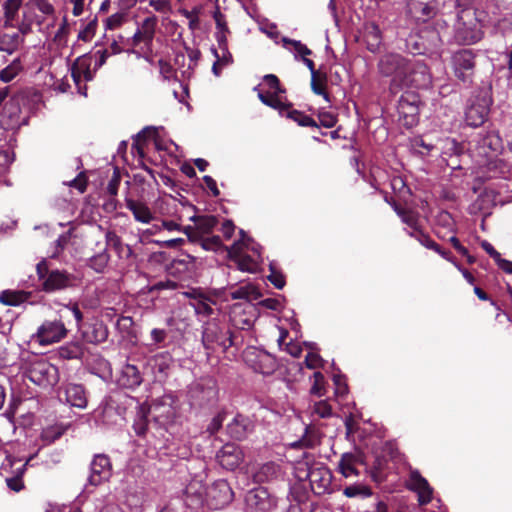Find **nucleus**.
<instances>
[{
  "instance_id": "nucleus-1",
  "label": "nucleus",
  "mask_w": 512,
  "mask_h": 512,
  "mask_svg": "<svg viewBox=\"0 0 512 512\" xmlns=\"http://www.w3.org/2000/svg\"><path fill=\"white\" fill-rule=\"evenodd\" d=\"M382 76L390 77L392 92L403 88H426L431 83L428 67L423 62H412L397 53H387L378 62Z\"/></svg>"
},
{
  "instance_id": "nucleus-2",
  "label": "nucleus",
  "mask_w": 512,
  "mask_h": 512,
  "mask_svg": "<svg viewBox=\"0 0 512 512\" xmlns=\"http://www.w3.org/2000/svg\"><path fill=\"white\" fill-rule=\"evenodd\" d=\"M187 493L196 495L200 504L211 509H220L233 500V491L224 479L215 481L211 486L205 487L198 482H192L187 487Z\"/></svg>"
},
{
  "instance_id": "nucleus-3",
  "label": "nucleus",
  "mask_w": 512,
  "mask_h": 512,
  "mask_svg": "<svg viewBox=\"0 0 512 512\" xmlns=\"http://www.w3.org/2000/svg\"><path fill=\"white\" fill-rule=\"evenodd\" d=\"M483 37L481 24L472 9L460 11L454 24L453 39L460 45H472Z\"/></svg>"
},
{
  "instance_id": "nucleus-4",
  "label": "nucleus",
  "mask_w": 512,
  "mask_h": 512,
  "mask_svg": "<svg viewBox=\"0 0 512 512\" xmlns=\"http://www.w3.org/2000/svg\"><path fill=\"white\" fill-rule=\"evenodd\" d=\"M202 344L206 350L207 356L221 350L225 352L233 345L231 332L225 327L220 326L215 320L208 321L203 326Z\"/></svg>"
},
{
  "instance_id": "nucleus-5",
  "label": "nucleus",
  "mask_w": 512,
  "mask_h": 512,
  "mask_svg": "<svg viewBox=\"0 0 512 512\" xmlns=\"http://www.w3.org/2000/svg\"><path fill=\"white\" fill-rule=\"evenodd\" d=\"M187 397L192 407H204L213 404L218 399L216 380L202 377L188 386Z\"/></svg>"
},
{
  "instance_id": "nucleus-6",
  "label": "nucleus",
  "mask_w": 512,
  "mask_h": 512,
  "mask_svg": "<svg viewBox=\"0 0 512 512\" xmlns=\"http://www.w3.org/2000/svg\"><path fill=\"white\" fill-rule=\"evenodd\" d=\"M37 274L42 280V288L45 292H54L75 286L79 278L64 270L53 269L48 270L45 261L37 264Z\"/></svg>"
},
{
  "instance_id": "nucleus-7",
  "label": "nucleus",
  "mask_w": 512,
  "mask_h": 512,
  "mask_svg": "<svg viewBox=\"0 0 512 512\" xmlns=\"http://www.w3.org/2000/svg\"><path fill=\"white\" fill-rule=\"evenodd\" d=\"M476 54L472 49H460L451 55L450 65L454 76L464 84H471L475 74Z\"/></svg>"
},
{
  "instance_id": "nucleus-8",
  "label": "nucleus",
  "mask_w": 512,
  "mask_h": 512,
  "mask_svg": "<svg viewBox=\"0 0 512 512\" xmlns=\"http://www.w3.org/2000/svg\"><path fill=\"white\" fill-rule=\"evenodd\" d=\"M148 416L160 426H167L176 416V397L171 393L164 394L152 400Z\"/></svg>"
},
{
  "instance_id": "nucleus-9",
  "label": "nucleus",
  "mask_w": 512,
  "mask_h": 512,
  "mask_svg": "<svg viewBox=\"0 0 512 512\" xmlns=\"http://www.w3.org/2000/svg\"><path fill=\"white\" fill-rule=\"evenodd\" d=\"M27 375L33 383L43 388L53 387L59 381L58 368L44 358L32 362Z\"/></svg>"
},
{
  "instance_id": "nucleus-10",
  "label": "nucleus",
  "mask_w": 512,
  "mask_h": 512,
  "mask_svg": "<svg viewBox=\"0 0 512 512\" xmlns=\"http://www.w3.org/2000/svg\"><path fill=\"white\" fill-rule=\"evenodd\" d=\"M245 363L255 372L270 375L277 368L276 358L270 353L256 347H248L243 352Z\"/></svg>"
},
{
  "instance_id": "nucleus-11",
  "label": "nucleus",
  "mask_w": 512,
  "mask_h": 512,
  "mask_svg": "<svg viewBox=\"0 0 512 512\" xmlns=\"http://www.w3.org/2000/svg\"><path fill=\"white\" fill-rule=\"evenodd\" d=\"M68 334V329L61 320H45L32 335V339L40 345H51L60 342Z\"/></svg>"
},
{
  "instance_id": "nucleus-12",
  "label": "nucleus",
  "mask_w": 512,
  "mask_h": 512,
  "mask_svg": "<svg viewBox=\"0 0 512 512\" xmlns=\"http://www.w3.org/2000/svg\"><path fill=\"white\" fill-rule=\"evenodd\" d=\"M306 478L310 482L312 491L321 495L330 491L332 483V473L330 469L322 463H314L308 467Z\"/></svg>"
},
{
  "instance_id": "nucleus-13",
  "label": "nucleus",
  "mask_w": 512,
  "mask_h": 512,
  "mask_svg": "<svg viewBox=\"0 0 512 512\" xmlns=\"http://www.w3.org/2000/svg\"><path fill=\"white\" fill-rule=\"evenodd\" d=\"M240 233L242 238L231 245L228 249V255L236 261L239 270L250 273L255 272L258 267V261L250 256L243 255L244 249L249 248L251 240L245 237L243 230Z\"/></svg>"
},
{
  "instance_id": "nucleus-14",
  "label": "nucleus",
  "mask_w": 512,
  "mask_h": 512,
  "mask_svg": "<svg viewBox=\"0 0 512 512\" xmlns=\"http://www.w3.org/2000/svg\"><path fill=\"white\" fill-rule=\"evenodd\" d=\"M247 506L257 512H270L277 506V500L264 487L250 490L245 496Z\"/></svg>"
},
{
  "instance_id": "nucleus-15",
  "label": "nucleus",
  "mask_w": 512,
  "mask_h": 512,
  "mask_svg": "<svg viewBox=\"0 0 512 512\" xmlns=\"http://www.w3.org/2000/svg\"><path fill=\"white\" fill-rule=\"evenodd\" d=\"M472 143H475V150L478 155L484 158L497 156V153L502 149V140L495 132L479 134L470 142V144Z\"/></svg>"
},
{
  "instance_id": "nucleus-16",
  "label": "nucleus",
  "mask_w": 512,
  "mask_h": 512,
  "mask_svg": "<svg viewBox=\"0 0 512 512\" xmlns=\"http://www.w3.org/2000/svg\"><path fill=\"white\" fill-rule=\"evenodd\" d=\"M111 471L112 465L109 457L105 454L95 455L90 464L88 483L92 486L100 485L110 478Z\"/></svg>"
},
{
  "instance_id": "nucleus-17",
  "label": "nucleus",
  "mask_w": 512,
  "mask_h": 512,
  "mask_svg": "<svg viewBox=\"0 0 512 512\" xmlns=\"http://www.w3.org/2000/svg\"><path fill=\"white\" fill-rule=\"evenodd\" d=\"M397 109L399 115L407 120V124L413 125L417 122L419 114V97L410 92L403 94L398 101Z\"/></svg>"
},
{
  "instance_id": "nucleus-18",
  "label": "nucleus",
  "mask_w": 512,
  "mask_h": 512,
  "mask_svg": "<svg viewBox=\"0 0 512 512\" xmlns=\"http://www.w3.org/2000/svg\"><path fill=\"white\" fill-rule=\"evenodd\" d=\"M218 463L227 470L236 469L243 460L241 449L235 444H225L216 454Z\"/></svg>"
},
{
  "instance_id": "nucleus-19",
  "label": "nucleus",
  "mask_w": 512,
  "mask_h": 512,
  "mask_svg": "<svg viewBox=\"0 0 512 512\" xmlns=\"http://www.w3.org/2000/svg\"><path fill=\"white\" fill-rule=\"evenodd\" d=\"M407 487L416 492L420 504H427L432 498V488L425 478H423L417 470L410 472L407 480Z\"/></svg>"
},
{
  "instance_id": "nucleus-20",
  "label": "nucleus",
  "mask_w": 512,
  "mask_h": 512,
  "mask_svg": "<svg viewBox=\"0 0 512 512\" xmlns=\"http://www.w3.org/2000/svg\"><path fill=\"white\" fill-rule=\"evenodd\" d=\"M62 393L66 403L73 407L84 409L87 406L85 389L80 384L68 383L61 388L59 398L62 400Z\"/></svg>"
},
{
  "instance_id": "nucleus-21",
  "label": "nucleus",
  "mask_w": 512,
  "mask_h": 512,
  "mask_svg": "<svg viewBox=\"0 0 512 512\" xmlns=\"http://www.w3.org/2000/svg\"><path fill=\"white\" fill-rule=\"evenodd\" d=\"M82 338L87 343L100 344L107 340L109 331L101 320H94L81 330Z\"/></svg>"
},
{
  "instance_id": "nucleus-22",
  "label": "nucleus",
  "mask_w": 512,
  "mask_h": 512,
  "mask_svg": "<svg viewBox=\"0 0 512 512\" xmlns=\"http://www.w3.org/2000/svg\"><path fill=\"white\" fill-rule=\"evenodd\" d=\"M92 57L83 55L78 57L71 67V76L77 86L82 80L91 81L94 78L95 70H91Z\"/></svg>"
},
{
  "instance_id": "nucleus-23",
  "label": "nucleus",
  "mask_w": 512,
  "mask_h": 512,
  "mask_svg": "<svg viewBox=\"0 0 512 512\" xmlns=\"http://www.w3.org/2000/svg\"><path fill=\"white\" fill-rule=\"evenodd\" d=\"M434 10V0H408V14L417 21L430 18Z\"/></svg>"
},
{
  "instance_id": "nucleus-24",
  "label": "nucleus",
  "mask_w": 512,
  "mask_h": 512,
  "mask_svg": "<svg viewBox=\"0 0 512 512\" xmlns=\"http://www.w3.org/2000/svg\"><path fill=\"white\" fill-rule=\"evenodd\" d=\"M143 378L139 369L133 364H126L122 367L118 384L121 387L134 389L142 383Z\"/></svg>"
},
{
  "instance_id": "nucleus-25",
  "label": "nucleus",
  "mask_w": 512,
  "mask_h": 512,
  "mask_svg": "<svg viewBox=\"0 0 512 512\" xmlns=\"http://www.w3.org/2000/svg\"><path fill=\"white\" fill-rule=\"evenodd\" d=\"M24 42L23 32L0 33V52L12 55L23 46Z\"/></svg>"
},
{
  "instance_id": "nucleus-26",
  "label": "nucleus",
  "mask_w": 512,
  "mask_h": 512,
  "mask_svg": "<svg viewBox=\"0 0 512 512\" xmlns=\"http://www.w3.org/2000/svg\"><path fill=\"white\" fill-rule=\"evenodd\" d=\"M281 476V466L275 462H267L258 468L253 475V479L256 483H264L276 480Z\"/></svg>"
},
{
  "instance_id": "nucleus-27",
  "label": "nucleus",
  "mask_w": 512,
  "mask_h": 512,
  "mask_svg": "<svg viewBox=\"0 0 512 512\" xmlns=\"http://www.w3.org/2000/svg\"><path fill=\"white\" fill-rule=\"evenodd\" d=\"M125 203L127 209L132 212L136 221L148 224L154 219L153 213L145 203L130 198H127Z\"/></svg>"
},
{
  "instance_id": "nucleus-28",
  "label": "nucleus",
  "mask_w": 512,
  "mask_h": 512,
  "mask_svg": "<svg viewBox=\"0 0 512 512\" xmlns=\"http://www.w3.org/2000/svg\"><path fill=\"white\" fill-rule=\"evenodd\" d=\"M227 428L231 437L241 440L245 438L251 430V421L247 417L238 414L234 417L232 422L228 424Z\"/></svg>"
},
{
  "instance_id": "nucleus-29",
  "label": "nucleus",
  "mask_w": 512,
  "mask_h": 512,
  "mask_svg": "<svg viewBox=\"0 0 512 512\" xmlns=\"http://www.w3.org/2000/svg\"><path fill=\"white\" fill-rule=\"evenodd\" d=\"M485 167L490 177H505L511 172L510 164L497 156L486 158Z\"/></svg>"
},
{
  "instance_id": "nucleus-30",
  "label": "nucleus",
  "mask_w": 512,
  "mask_h": 512,
  "mask_svg": "<svg viewBox=\"0 0 512 512\" xmlns=\"http://www.w3.org/2000/svg\"><path fill=\"white\" fill-rule=\"evenodd\" d=\"M188 297L193 298L195 301L192 303L196 314L203 316H210L213 313L212 301L204 297L201 293L196 290L185 293Z\"/></svg>"
},
{
  "instance_id": "nucleus-31",
  "label": "nucleus",
  "mask_w": 512,
  "mask_h": 512,
  "mask_svg": "<svg viewBox=\"0 0 512 512\" xmlns=\"http://www.w3.org/2000/svg\"><path fill=\"white\" fill-rule=\"evenodd\" d=\"M211 51L216 58L212 66V72L214 75L219 76L222 69L233 62L232 54L230 53L228 47L218 49L212 48Z\"/></svg>"
},
{
  "instance_id": "nucleus-32",
  "label": "nucleus",
  "mask_w": 512,
  "mask_h": 512,
  "mask_svg": "<svg viewBox=\"0 0 512 512\" xmlns=\"http://www.w3.org/2000/svg\"><path fill=\"white\" fill-rule=\"evenodd\" d=\"M488 115V109L484 106L473 104L466 110V122L471 127L482 125Z\"/></svg>"
},
{
  "instance_id": "nucleus-33",
  "label": "nucleus",
  "mask_w": 512,
  "mask_h": 512,
  "mask_svg": "<svg viewBox=\"0 0 512 512\" xmlns=\"http://www.w3.org/2000/svg\"><path fill=\"white\" fill-rule=\"evenodd\" d=\"M358 463V458L351 454V453H345L342 455L339 464L338 469L339 472L345 477L349 478L352 476H358L359 472L356 468V465Z\"/></svg>"
},
{
  "instance_id": "nucleus-34",
  "label": "nucleus",
  "mask_w": 512,
  "mask_h": 512,
  "mask_svg": "<svg viewBox=\"0 0 512 512\" xmlns=\"http://www.w3.org/2000/svg\"><path fill=\"white\" fill-rule=\"evenodd\" d=\"M31 293L19 290H4L0 293V302L7 306H18L27 301Z\"/></svg>"
},
{
  "instance_id": "nucleus-35",
  "label": "nucleus",
  "mask_w": 512,
  "mask_h": 512,
  "mask_svg": "<svg viewBox=\"0 0 512 512\" xmlns=\"http://www.w3.org/2000/svg\"><path fill=\"white\" fill-rule=\"evenodd\" d=\"M172 358L169 353H159L151 358L153 372L159 377H166L170 369Z\"/></svg>"
},
{
  "instance_id": "nucleus-36",
  "label": "nucleus",
  "mask_w": 512,
  "mask_h": 512,
  "mask_svg": "<svg viewBox=\"0 0 512 512\" xmlns=\"http://www.w3.org/2000/svg\"><path fill=\"white\" fill-rule=\"evenodd\" d=\"M229 294L232 299H245L249 301L257 300L260 296L256 287L251 283H245L238 287H233Z\"/></svg>"
},
{
  "instance_id": "nucleus-37",
  "label": "nucleus",
  "mask_w": 512,
  "mask_h": 512,
  "mask_svg": "<svg viewBox=\"0 0 512 512\" xmlns=\"http://www.w3.org/2000/svg\"><path fill=\"white\" fill-rule=\"evenodd\" d=\"M190 220L196 223V230L200 237L211 233L218 223L217 218L212 215L192 216Z\"/></svg>"
},
{
  "instance_id": "nucleus-38",
  "label": "nucleus",
  "mask_w": 512,
  "mask_h": 512,
  "mask_svg": "<svg viewBox=\"0 0 512 512\" xmlns=\"http://www.w3.org/2000/svg\"><path fill=\"white\" fill-rule=\"evenodd\" d=\"M157 22L158 20L156 16H150L145 18L139 27V30L142 32V36H144V45L149 51L151 50Z\"/></svg>"
},
{
  "instance_id": "nucleus-39",
  "label": "nucleus",
  "mask_w": 512,
  "mask_h": 512,
  "mask_svg": "<svg viewBox=\"0 0 512 512\" xmlns=\"http://www.w3.org/2000/svg\"><path fill=\"white\" fill-rule=\"evenodd\" d=\"M258 98L263 104L278 110L280 114H284L288 108V104L282 100L280 94H276L271 91L266 93L260 91L258 93Z\"/></svg>"
},
{
  "instance_id": "nucleus-40",
  "label": "nucleus",
  "mask_w": 512,
  "mask_h": 512,
  "mask_svg": "<svg viewBox=\"0 0 512 512\" xmlns=\"http://www.w3.org/2000/svg\"><path fill=\"white\" fill-rule=\"evenodd\" d=\"M23 71V64L20 57L15 58L5 68L0 70V81L9 83Z\"/></svg>"
},
{
  "instance_id": "nucleus-41",
  "label": "nucleus",
  "mask_w": 512,
  "mask_h": 512,
  "mask_svg": "<svg viewBox=\"0 0 512 512\" xmlns=\"http://www.w3.org/2000/svg\"><path fill=\"white\" fill-rule=\"evenodd\" d=\"M156 130L151 127H146L137 134L131 149L136 151L140 156L144 155V143L148 139H154L156 136Z\"/></svg>"
},
{
  "instance_id": "nucleus-42",
  "label": "nucleus",
  "mask_w": 512,
  "mask_h": 512,
  "mask_svg": "<svg viewBox=\"0 0 512 512\" xmlns=\"http://www.w3.org/2000/svg\"><path fill=\"white\" fill-rule=\"evenodd\" d=\"M21 7V0H6L3 4L4 9V26L12 27L18 11Z\"/></svg>"
},
{
  "instance_id": "nucleus-43",
  "label": "nucleus",
  "mask_w": 512,
  "mask_h": 512,
  "mask_svg": "<svg viewBox=\"0 0 512 512\" xmlns=\"http://www.w3.org/2000/svg\"><path fill=\"white\" fill-rule=\"evenodd\" d=\"M245 310L242 305L237 304L234 305L230 312V320L234 326L240 329H248L252 325V320L250 318H238L241 313H244Z\"/></svg>"
},
{
  "instance_id": "nucleus-44",
  "label": "nucleus",
  "mask_w": 512,
  "mask_h": 512,
  "mask_svg": "<svg viewBox=\"0 0 512 512\" xmlns=\"http://www.w3.org/2000/svg\"><path fill=\"white\" fill-rule=\"evenodd\" d=\"M110 260V256L107 253L106 249L99 252L98 254L92 256L89 259V267L92 268L97 273L104 272Z\"/></svg>"
},
{
  "instance_id": "nucleus-45",
  "label": "nucleus",
  "mask_w": 512,
  "mask_h": 512,
  "mask_svg": "<svg viewBox=\"0 0 512 512\" xmlns=\"http://www.w3.org/2000/svg\"><path fill=\"white\" fill-rule=\"evenodd\" d=\"M343 494L349 498H366L372 495L371 489L363 484H353L344 488Z\"/></svg>"
},
{
  "instance_id": "nucleus-46",
  "label": "nucleus",
  "mask_w": 512,
  "mask_h": 512,
  "mask_svg": "<svg viewBox=\"0 0 512 512\" xmlns=\"http://www.w3.org/2000/svg\"><path fill=\"white\" fill-rule=\"evenodd\" d=\"M288 118L297 122L300 126L303 127H317V124L313 118L310 116L298 111V110H289V107L285 111Z\"/></svg>"
},
{
  "instance_id": "nucleus-47",
  "label": "nucleus",
  "mask_w": 512,
  "mask_h": 512,
  "mask_svg": "<svg viewBox=\"0 0 512 512\" xmlns=\"http://www.w3.org/2000/svg\"><path fill=\"white\" fill-rule=\"evenodd\" d=\"M326 81L327 76L325 73L313 75V77H311V89L315 94L321 95L325 100L329 101L328 94L325 92Z\"/></svg>"
},
{
  "instance_id": "nucleus-48",
  "label": "nucleus",
  "mask_w": 512,
  "mask_h": 512,
  "mask_svg": "<svg viewBox=\"0 0 512 512\" xmlns=\"http://www.w3.org/2000/svg\"><path fill=\"white\" fill-rule=\"evenodd\" d=\"M106 244L115 249L118 254H121L124 249L127 250L128 254L131 253V249L129 246L124 245L121 241V238L113 231H108L105 235Z\"/></svg>"
},
{
  "instance_id": "nucleus-49",
  "label": "nucleus",
  "mask_w": 512,
  "mask_h": 512,
  "mask_svg": "<svg viewBox=\"0 0 512 512\" xmlns=\"http://www.w3.org/2000/svg\"><path fill=\"white\" fill-rule=\"evenodd\" d=\"M311 415L319 418H328L332 416V407L327 400L315 402L311 407Z\"/></svg>"
},
{
  "instance_id": "nucleus-50",
  "label": "nucleus",
  "mask_w": 512,
  "mask_h": 512,
  "mask_svg": "<svg viewBox=\"0 0 512 512\" xmlns=\"http://www.w3.org/2000/svg\"><path fill=\"white\" fill-rule=\"evenodd\" d=\"M282 42L284 47L288 48L289 45L293 47V52L296 55H300L301 57L308 56L312 54V51L304 45L301 41L293 40L287 37L282 38Z\"/></svg>"
},
{
  "instance_id": "nucleus-51",
  "label": "nucleus",
  "mask_w": 512,
  "mask_h": 512,
  "mask_svg": "<svg viewBox=\"0 0 512 512\" xmlns=\"http://www.w3.org/2000/svg\"><path fill=\"white\" fill-rule=\"evenodd\" d=\"M97 28V18L94 17L93 19H90L85 26L79 31L78 33V39L88 42L90 41L96 32Z\"/></svg>"
},
{
  "instance_id": "nucleus-52",
  "label": "nucleus",
  "mask_w": 512,
  "mask_h": 512,
  "mask_svg": "<svg viewBox=\"0 0 512 512\" xmlns=\"http://www.w3.org/2000/svg\"><path fill=\"white\" fill-rule=\"evenodd\" d=\"M203 249L217 251L222 247L221 238L219 236L199 237L198 241Z\"/></svg>"
},
{
  "instance_id": "nucleus-53",
  "label": "nucleus",
  "mask_w": 512,
  "mask_h": 512,
  "mask_svg": "<svg viewBox=\"0 0 512 512\" xmlns=\"http://www.w3.org/2000/svg\"><path fill=\"white\" fill-rule=\"evenodd\" d=\"M60 353L67 359H79L83 355L82 348L77 343L61 348Z\"/></svg>"
},
{
  "instance_id": "nucleus-54",
  "label": "nucleus",
  "mask_w": 512,
  "mask_h": 512,
  "mask_svg": "<svg viewBox=\"0 0 512 512\" xmlns=\"http://www.w3.org/2000/svg\"><path fill=\"white\" fill-rule=\"evenodd\" d=\"M314 383L310 389L312 395L321 397L325 394L324 390V376L321 372H315L313 374Z\"/></svg>"
},
{
  "instance_id": "nucleus-55",
  "label": "nucleus",
  "mask_w": 512,
  "mask_h": 512,
  "mask_svg": "<svg viewBox=\"0 0 512 512\" xmlns=\"http://www.w3.org/2000/svg\"><path fill=\"white\" fill-rule=\"evenodd\" d=\"M226 418L225 412H219L215 415L207 426V431L213 435L220 430L222 424Z\"/></svg>"
},
{
  "instance_id": "nucleus-56",
  "label": "nucleus",
  "mask_w": 512,
  "mask_h": 512,
  "mask_svg": "<svg viewBox=\"0 0 512 512\" xmlns=\"http://www.w3.org/2000/svg\"><path fill=\"white\" fill-rule=\"evenodd\" d=\"M264 84L270 89L271 92L281 94L284 92L280 87L279 79L273 74H267L263 78Z\"/></svg>"
},
{
  "instance_id": "nucleus-57",
  "label": "nucleus",
  "mask_w": 512,
  "mask_h": 512,
  "mask_svg": "<svg viewBox=\"0 0 512 512\" xmlns=\"http://www.w3.org/2000/svg\"><path fill=\"white\" fill-rule=\"evenodd\" d=\"M125 20V14L124 13H115L109 16L105 21V27L106 29H116L120 27Z\"/></svg>"
},
{
  "instance_id": "nucleus-58",
  "label": "nucleus",
  "mask_w": 512,
  "mask_h": 512,
  "mask_svg": "<svg viewBox=\"0 0 512 512\" xmlns=\"http://www.w3.org/2000/svg\"><path fill=\"white\" fill-rule=\"evenodd\" d=\"M168 332L165 329L154 328L150 332V338L153 345L161 346L167 339Z\"/></svg>"
},
{
  "instance_id": "nucleus-59",
  "label": "nucleus",
  "mask_w": 512,
  "mask_h": 512,
  "mask_svg": "<svg viewBox=\"0 0 512 512\" xmlns=\"http://www.w3.org/2000/svg\"><path fill=\"white\" fill-rule=\"evenodd\" d=\"M148 419L144 414H140L134 421L133 428L138 436H144L147 431Z\"/></svg>"
},
{
  "instance_id": "nucleus-60",
  "label": "nucleus",
  "mask_w": 512,
  "mask_h": 512,
  "mask_svg": "<svg viewBox=\"0 0 512 512\" xmlns=\"http://www.w3.org/2000/svg\"><path fill=\"white\" fill-rule=\"evenodd\" d=\"M323 359L318 353L309 352L305 357V364L309 369H316L323 366Z\"/></svg>"
},
{
  "instance_id": "nucleus-61",
  "label": "nucleus",
  "mask_w": 512,
  "mask_h": 512,
  "mask_svg": "<svg viewBox=\"0 0 512 512\" xmlns=\"http://www.w3.org/2000/svg\"><path fill=\"white\" fill-rule=\"evenodd\" d=\"M180 13L189 20V27L191 29H194L198 26L199 24V18H198V14H199V10L198 8H194L192 10H187V9H180Z\"/></svg>"
},
{
  "instance_id": "nucleus-62",
  "label": "nucleus",
  "mask_w": 512,
  "mask_h": 512,
  "mask_svg": "<svg viewBox=\"0 0 512 512\" xmlns=\"http://www.w3.org/2000/svg\"><path fill=\"white\" fill-rule=\"evenodd\" d=\"M333 382L335 385V395L337 397H343L348 393V387L341 375H334Z\"/></svg>"
},
{
  "instance_id": "nucleus-63",
  "label": "nucleus",
  "mask_w": 512,
  "mask_h": 512,
  "mask_svg": "<svg viewBox=\"0 0 512 512\" xmlns=\"http://www.w3.org/2000/svg\"><path fill=\"white\" fill-rule=\"evenodd\" d=\"M149 5L157 12L160 13H169L171 10V5L169 0H150Z\"/></svg>"
},
{
  "instance_id": "nucleus-64",
  "label": "nucleus",
  "mask_w": 512,
  "mask_h": 512,
  "mask_svg": "<svg viewBox=\"0 0 512 512\" xmlns=\"http://www.w3.org/2000/svg\"><path fill=\"white\" fill-rule=\"evenodd\" d=\"M418 236V242L426 247L427 249H431L433 251H439V245L433 240L430 238V236H428L427 234H425L424 232L422 234H417Z\"/></svg>"
}]
</instances>
